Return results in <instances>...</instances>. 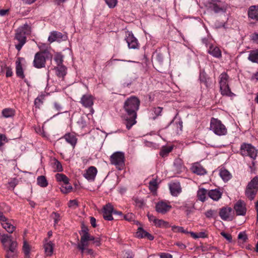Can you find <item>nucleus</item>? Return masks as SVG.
I'll return each instance as SVG.
<instances>
[{
  "label": "nucleus",
  "mask_w": 258,
  "mask_h": 258,
  "mask_svg": "<svg viewBox=\"0 0 258 258\" xmlns=\"http://www.w3.org/2000/svg\"><path fill=\"white\" fill-rule=\"evenodd\" d=\"M140 101L135 96H131L124 102L123 108L126 114L123 116L124 122L126 127L130 130L137 122V112L139 109Z\"/></svg>",
  "instance_id": "f257e3e1"
},
{
  "label": "nucleus",
  "mask_w": 258,
  "mask_h": 258,
  "mask_svg": "<svg viewBox=\"0 0 258 258\" xmlns=\"http://www.w3.org/2000/svg\"><path fill=\"white\" fill-rule=\"evenodd\" d=\"M31 27L27 23L20 26L16 30L14 40L15 47L20 51L26 42V36L30 35Z\"/></svg>",
  "instance_id": "f03ea898"
},
{
  "label": "nucleus",
  "mask_w": 258,
  "mask_h": 258,
  "mask_svg": "<svg viewBox=\"0 0 258 258\" xmlns=\"http://www.w3.org/2000/svg\"><path fill=\"white\" fill-rule=\"evenodd\" d=\"M206 7L215 13H225L228 8V4L220 0H209L207 2Z\"/></svg>",
  "instance_id": "7ed1b4c3"
},
{
  "label": "nucleus",
  "mask_w": 258,
  "mask_h": 258,
  "mask_svg": "<svg viewBox=\"0 0 258 258\" xmlns=\"http://www.w3.org/2000/svg\"><path fill=\"white\" fill-rule=\"evenodd\" d=\"M258 191V177H254L247 184L245 190L246 196L250 201L253 200Z\"/></svg>",
  "instance_id": "20e7f679"
},
{
  "label": "nucleus",
  "mask_w": 258,
  "mask_h": 258,
  "mask_svg": "<svg viewBox=\"0 0 258 258\" xmlns=\"http://www.w3.org/2000/svg\"><path fill=\"white\" fill-rule=\"evenodd\" d=\"M210 130L218 136H224L227 134V130L225 126L220 120L212 118L210 122Z\"/></svg>",
  "instance_id": "39448f33"
},
{
  "label": "nucleus",
  "mask_w": 258,
  "mask_h": 258,
  "mask_svg": "<svg viewBox=\"0 0 258 258\" xmlns=\"http://www.w3.org/2000/svg\"><path fill=\"white\" fill-rule=\"evenodd\" d=\"M110 163L114 165L118 170H122L124 166V155L121 152L114 153L110 158Z\"/></svg>",
  "instance_id": "423d86ee"
},
{
  "label": "nucleus",
  "mask_w": 258,
  "mask_h": 258,
  "mask_svg": "<svg viewBox=\"0 0 258 258\" xmlns=\"http://www.w3.org/2000/svg\"><path fill=\"white\" fill-rule=\"evenodd\" d=\"M240 154L243 156H249L255 159L257 156V151L255 148L250 144L242 143L240 146Z\"/></svg>",
  "instance_id": "0eeeda50"
},
{
  "label": "nucleus",
  "mask_w": 258,
  "mask_h": 258,
  "mask_svg": "<svg viewBox=\"0 0 258 258\" xmlns=\"http://www.w3.org/2000/svg\"><path fill=\"white\" fill-rule=\"evenodd\" d=\"M55 178L57 181L62 182L64 184V185L62 186L61 188V191L63 193H68L72 189V186L69 184V179L67 176L63 174L57 173L55 175Z\"/></svg>",
  "instance_id": "6e6552de"
},
{
  "label": "nucleus",
  "mask_w": 258,
  "mask_h": 258,
  "mask_svg": "<svg viewBox=\"0 0 258 258\" xmlns=\"http://www.w3.org/2000/svg\"><path fill=\"white\" fill-rule=\"evenodd\" d=\"M48 55L43 54V52H37L34 56L33 66L35 68L40 69L45 67L46 59Z\"/></svg>",
  "instance_id": "1a4fd4ad"
},
{
  "label": "nucleus",
  "mask_w": 258,
  "mask_h": 258,
  "mask_svg": "<svg viewBox=\"0 0 258 258\" xmlns=\"http://www.w3.org/2000/svg\"><path fill=\"white\" fill-rule=\"evenodd\" d=\"M4 249L6 251V258H15L17 257L18 250L17 241H12L9 245V247Z\"/></svg>",
  "instance_id": "9d476101"
},
{
  "label": "nucleus",
  "mask_w": 258,
  "mask_h": 258,
  "mask_svg": "<svg viewBox=\"0 0 258 258\" xmlns=\"http://www.w3.org/2000/svg\"><path fill=\"white\" fill-rule=\"evenodd\" d=\"M67 39V36L65 34H62L61 32L53 31L50 33V35L48 38V41L49 43H52L54 41L61 42L65 41Z\"/></svg>",
  "instance_id": "9b49d317"
},
{
  "label": "nucleus",
  "mask_w": 258,
  "mask_h": 258,
  "mask_svg": "<svg viewBox=\"0 0 258 258\" xmlns=\"http://www.w3.org/2000/svg\"><path fill=\"white\" fill-rule=\"evenodd\" d=\"M80 102L85 108H92L94 104V98L90 94H85L82 96Z\"/></svg>",
  "instance_id": "f8f14e48"
},
{
  "label": "nucleus",
  "mask_w": 258,
  "mask_h": 258,
  "mask_svg": "<svg viewBox=\"0 0 258 258\" xmlns=\"http://www.w3.org/2000/svg\"><path fill=\"white\" fill-rule=\"evenodd\" d=\"M125 38L127 43L128 47L130 49H136L139 47L138 40L135 37L134 35L130 32H128Z\"/></svg>",
  "instance_id": "ddd939ff"
},
{
  "label": "nucleus",
  "mask_w": 258,
  "mask_h": 258,
  "mask_svg": "<svg viewBox=\"0 0 258 258\" xmlns=\"http://www.w3.org/2000/svg\"><path fill=\"white\" fill-rule=\"evenodd\" d=\"M169 187L172 196L177 197L182 191L179 182H171L169 184Z\"/></svg>",
  "instance_id": "4468645a"
},
{
  "label": "nucleus",
  "mask_w": 258,
  "mask_h": 258,
  "mask_svg": "<svg viewBox=\"0 0 258 258\" xmlns=\"http://www.w3.org/2000/svg\"><path fill=\"white\" fill-rule=\"evenodd\" d=\"M113 212V208L111 204H107L103 208V216L104 219L108 221L113 220L112 214Z\"/></svg>",
  "instance_id": "2eb2a0df"
},
{
  "label": "nucleus",
  "mask_w": 258,
  "mask_h": 258,
  "mask_svg": "<svg viewBox=\"0 0 258 258\" xmlns=\"http://www.w3.org/2000/svg\"><path fill=\"white\" fill-rule=\"evenodd\" d=\"M171 206L164 202H158L156 205V210L158 213L164 214L169 211Z\"/></svg>",
  "instance_id": "dca6fc26"
},
{
  "label": "nucleus",
  "mask_w": 258,
  "mask_h": 258,
  "mask_svg": "<svg viewBox=\"0 0 258 258\" xmlns=\"http://www.w3.org/2000/svg\"><path fill=\"white\" fill-rule=\"evenodd\" d=\"M234 209L237 215H244L246 214V209L245 203L238 201L234 206Z\"/></svg>",
  "instance_id": "f3484780"
},
{
  "label": "nucleus",
  "mask_w": 258,
  "mask_h": 258,
  "mask_svg": "<svg viewBox=\"0 0 258 258\" xmlns=\"http://www.w3.org/2000/svg\"><path fill=\"white\" fill-rule=\"evenodd\" d=\"M247 15L249 19L257 22L258 5L250 6L248 9Z\"/></svg>",
  "instance_id": "a211bd4d"
},
{
  "label": "nucleus",
  "mask_w": 258,
  "mask_h": 258,
  "mask_svg": "<svg viewBox=\"0 0 258 258\" xmlns=\"http://www.w3.org/2000/svg\"><path fill=\"white\" fill-rule=\"evenodd\" d=\"M97 173V170L96 168L94 166H91L86 170V173L84 174V176L88 180L93 181Z\"/></svg>",
  "instance_id": "6ab92c4d"
},
{
  "label": "nucleus",
  "mask_w": 258,
  "mask_h": 258,
  "mask_svg": "<svg viewBox=\"0 0 258 258\" xmlns=\"http://www.w3.org/2000/svg\"><path fill=\"white\" fill-rule=\"evenodd\" d=\"M191 171L198 175H203L207 173L206 169L199 163H195L191 167Z\"/></svg>",
  "instance_id": "aec40b11"
},
{
  "label": "nucleus",
  "mask_w": 258,
  "mask_h": 258,
  "mask_svg": "<svg viewBox=\"0 0 258 258\" xmlns=\"http://www.w3.org/2000/svg\"><path fill=\"white\" fill-rule=\"evenodd\" d=\"M136 236L138 238H146L150 240H152L154 238L152 235L144 230L142 227H139L138 229V231L136 232Z\"/></svg>",
  "instance_id": "412c9836"
},
{
  "label": "nucleus",
  "mask_w": 258,
  "mask_h": 258,
  "mask_svg": "<svg viewBox=\"0 0 258 258\" xmlns=\"http://www.w3.org/2000/svg\"><path fill=\"white\" fill-rule=\"evenodd\" d=\"M44 248L45 250V254L46 256H51L53 251L54 244L50 241H48L45 239V243L44 244Z\"/></svg>",
  "instance_id": "4be33fe9"
},
{
  "label": "nucleus",
  "mask_w": 258,
  "mask_h": 258,
  "mask_svg": "<svg viewBox=\"0 0 258 258\" xmlns=\"http://www.w3.org/2000/svg\"><path fill=\"white\" fill-rule=\"evenodd\" d=\"M222 192L219 189H211L208 191V197L214 201H218L222 196Z\"/></svg>",
  "instance_id": "5701e85b"
},
{
  "label": "nucleus",
  "mask_w": 258,
  "mask_h": 258,
  "mask_svg": "<svg viewBox=\"0 0 258 258\" xmlns=\"http://www.w3.org/2000/svg\"><path fill=\"white\" fill-rule=\"evenodd\" d=\"M231 211L232 209L231 208L223 207L220 209L219 216L222 220L224 221L228 220L230 217Z\"/></svg>",
  "instance_id": "b1692460"
},
{
  "label": "nucleus",
  "mask_w": 258,
  "mask_h": 258,
  "mask_svg": "<svg viewBox=\"0 0 258 258\" xmlns=\"http://www.w3.org/2000/svg\"><path fill=\"white\" fill-rule=\"evenodd\" d=\"M199 79L200 82L204 83L207 88L211 87V80L204 72L200 73Z\"/></svg>",
  "instance_id": "393cba45"
},
{
  "label": "nucleus",
  "mask_w": 258,
  "mask_h": 258,
  "mask_svg": "<svg viewBox=\"0 0 258 258\" xmlns=\"http://www.w3.org/2000/svg\"><path fill=\"white\" fill-rule=\"evenodd\" d=\"M0 240L3 244L4 248L9 247V246L6 244L7 242H9L10 244L12 241H16L13 239L12 235L6 234H2L1 233H0Z\"/></svg>",
  "instance_id": "a878e982"
},
{
  "label": "nucleus",
  "mask_w": 258,
  "mask_h": 258,
  "mask_svg": "<svg viewBox=\"0 0 258 258\" xmlns=\"http://www.w3.org/2000/svg\"><path fill=\"white\" fill-rule=\"evenodd\" d=\"M180 208L185 211L187 215H188L194 212L195 204L192 202L184 203Z\"/></svg>",
  "instance_id": "bb28decb"
},
{
  "label": "nucleus",
  "mask_w": 258,
  "mask_h": 258,
  "mask_svg": "<svg viewBox=\"0 0 258 258\" xmlns=\"http://www.w3.org/2000/svg\"><path fill=\"white\" fill-rule=\"evenodd\" d=\"M87 238L86 237H81L80 242L77 245V248L81 250L82 254L89 245V240H87Z\"/></svg>",
  "instance_id": "cd10ccee"
},
{
  "label": "nucleus",
  "mask_w": 258,
  "mask_h": 258,
  "mask_svg": "<svg viewBox=\"0 0 258 258\" xmlns=\"http://www.w3.org/2000/svg\"><path fill=\"white\" fill-rule=\"evenodd\" d=\"M63 139H65L67 143L71 144L73 148L75 147L77 142V139L74 135L72 134H67L64 136Z\"/></svg>",
  "instance_id": "c85d7f7f"
},
{
  "label": "nucleus",
  "mask_w": 258,
  "mask_h": 258,
  "mask_svg": "<svg viewBox=\"0 0 258 258\" xmlns=\"http://www.w3.org/2000/svg\"><path fill=\"white\" fill-rule=\"evenodd\" d=\"M208 191L204 188H199L197 192L198 199L203 202H205L208 196Z\"/></svg>",
  "instance_id": "c756f323"
},
{
  "label": "nucleus",
  "mask_w": 258,
  "mask_h": 258,
  "mask_svg": "<svg viewBox=\"0 0 258 258\" xmlns=\"http://www.w3.org/2000/svg\"><path fill=\"white\" fill-rule=\"evenodd\" d=\"M174 170L177 173H179L184 171L185 167L182 164V161L177 159L174 161Z\"/></svg>",
  "instance_id": "7c9ffc66"
},
{
  "label": "nucleus",
  "mask_w": 258,
  "mask_h": 258,
  "mask_svg": "<svg viewBox=\"0 0 258 258\" xmlns=\"http://www.w3.org/2000/svg\"><path fill=\"white\" fill-rule=\"evenodd\" d=\"M208 52L213 56L219 58L221 56V52L220 49L216 46H210Z\"/></svg>",
  "instance_id": "2f4dec72"
},
{
  "label": "nucleus",
  "mask_w": 258,
  "mask_h": 258,
  "mask_svg": "<svg viewBox=\"0 0 258 258\" xmlns=\"http://www.w3.org/2000/svg\"><path fill=\"white\" fill-rule=\"evenodd\" d=\"M220 91L221 94L222 95H225L227 96H233L234 95V93H233L229 88V86L228 85L223 86H220Z\"/></svg>",
  "instance_id": "473e14b6"
},
{
  "label": "nucleus",
  "mask_w": 258,
  "mask_h": 258,
  "mask_svg": "<svg viewBox=\"0 0 258 258\" xmlns=\"http://www.w3.org/2000/svg\"><path fill=\"white\" fill-rule=\"evenodd\" d=\"M248 59L252 62L258 63V49L250 51Z\"/></svg>",
  "instance_id": "72a5a7b5"
},
{
  "label": "nucleus",
  "mask_w": 258,
  "mask_h": 258,
  "mask_svg": "<svg viewBox=\"0 0 258 258\" xmlns=\"http://www.w3.org/2000/svg\"><path fill=\"white\" fill-rule=\"evenodd\" d=\"M3 227L9 233H12L16 229V227L9 222L8 220L2 223Z\"/></svg>",
  "instance_id": "f704fd0d"
},
{
  "label": "nucleus",
  "mask_w": 258,
  "mask_h": 258,
  "mask_svg": "<svg viewBox=\"0 0 258 258\" xmlns=\"http://www.w3.org/2000/svg\"><path fill=\"white\" fill-rule=\"evenodd\" d=\"M220 176L225 181H228L231 178L230 172L225 169H221L220 171Z\"/></svg>",
  "instance_id": "c9c22d12"
},
{
  "label": "nucleus",
  "mask_w": 258,
  "mask_h": 258,
  "mask_svg": "<svg viewBox=\"0 0 258 258\" xmlns=\"http://www.w3.org/2000/svg\"><path fill=\"white\" fill-rule=\"evenodd\" d=\"M55 69L58 77H63L66 75V68L63 64L57 66Z\"/></svg>",
  "instance_id": "e433bc0d"
},
{
  "label": "nucleus",
  "mask_w": 258,
  "mask_h": 258,
  "mask_svg": "<svg viewBox=\"0 0 258 258\" xmlns=\"http://www.w3.org/2000/svg\"><path fill=\"white\" fill-rule=\"evenodd\" d=\"M219 84L220 86H223L228 85V81L229 76L226 73H222L219 76Z\"/></svg>",
  "instance_id": "4c0bfd02"
},
{
  "label": "nucleus",
  "mask_w": 258,
  "mask_h": 258,
  "mask_svg": "<svg viewBox=\"0 0 258 258\" xmlns=\"http://www.w3.org/2000/svg\"><path fill=\"white\" fill-rule=\"evenodd\" d=\"M38 46L41 51L39 52H43V54L46 55H48V49L50 48V46L48 44L39 43Z\"/></svg>",
  "instance_id": "58836bf2"
},
{
  "label": "nucleus",
  "mask_w": 258,
  "mask_h": 258,
  "mask_svg": "<svg viewBox=\"0 0 258 258\" xmlns=\"http://www.w3.org/2000/svg\"><path fill=\"white\" fill-rule=\"evenodd\" d=\"M16 74L18 77L22 79H23L25 77L22 65L19 60L16 61Z\"/></svg>",
  "instance_id": "ea45409f"
},
{
  "label": "nucleus",
  "mask_w": 258,
  "mask_h": 258,
  "mask_svg": "<svg viewBox=\"0 0 258 258\" xmlns=\"http://www.w3.org/2000/svg\"><path fill=\"white\" fill-rule=\"evenodd\" d=\"M154 225L156 227H160V228H166L169 227L170 226L168 222L165 221L162 219H157Z\"/></svg>",
  "instance_id": "a19ab883"
},
{
  "label": "nucleus",
  "mask_w": 258,
  "mask_h": 258,
  "mask_svg": "<svg viewBox=\"0 0 258 258\" xmlns=\"http://www.w3.org/2000/svg\"><path fill=\"white\" fill-rule=\"evenodd\" d=\"M2 114L6 118L11 117L14 115L15 111L12 108H5L3 110Z\"/></svg>",
  "instance_id": "79ce46f5"
},
{
  "label": "nucleus",
  "mask_w": 258,
  "mask_h": 258,
  "mask_svg": "<svg viewBox=\"0 0 258 258\" xmlns=\"http://www.w3.org/2000/svg\"><path fill=\"white\" fill-rule=\"evenodd\" d=\"M37 184L41 187H45L48 185L47 181L44 176H39L37 179Z\"/></svg>",
  "instance_id": "37998d69"
},
{
  "label": "nucleus",
  "mask_w": 258,
  "mask_h": 258,
  "mask_svg": "<svg viewBox=\"0 0 258 258\" xmlns=\"http://www.w3.org/2000/svg\"><path fill=\"white\" fill-rule=\"evenodd\" d=\"M23 250L25 254V258H30V246L26 241L24 242L23 246Z\"/></svg>",
  "instance_id": "c03bdc74"
},
{
  "label": "nucleus",
  "mask_w": 258,
  "mask_h": 258,
  "mask_svg": "<svg viewBox=\"0 0 258 258\" xmlns=\"http://www.w3.org/2000/svg\"><path fill=\"white\" fill-rule=\"evenodd\" d=\"M53 168L55 171L60 172L63 170L61 164L57 160L54 159L53 162Z\"/></svg>",
  "instance_id": "a18cd8bd"
},
{
  "label": "nucleus",
  "mask_w": 258,
  "mask_h": 258,
  "mask_svg": "<svg viewBox=\"0 0 258 258\" xmlns=\"http://www.w3.org/2000/svg\"><path fill=\"white\" fill-rule=\"evenodd\" d=\"M205 215L208 218H215L217 216V211L216 210L210 209L205 213Z\"/></svg>",
  "instance_id": "49530a36"
},
{
  "label": "nucleus",
  "mask_w": 258,
  "mask_h": 258,
  "mask_svg": "<svg viewBox=\"0 0 258 258\" xmlns=\"http://www.w3.org/2000/svg\"><path fill=\"white\" fill-rule=\"evenodd\" d=\"M171 229L174 232H181L185 234L188 233V232L184 230L182 227L172 226H171Z\"/></svg>",
  "instance_id": "de8ad7c7"
},
{
  "label": "nucleus",
  "mask_w": 258,
  "mask_h": 258,
  "mask_svg": "<svg viewBox=\"0 0 258 258\" xmlns=\"http://www.w3.org/2000/svg\"><path fill=\"white\" fill-rule=\"evenodd\" d=\"M89 229L87 226H86L84 224H82V230L80 232V234L81 235V237H88V235L89 234L88 233Z\"/></svg>",
  "instance_id": "09e8293b"
},
{
  "label": "nucleus",
  "mask_w": 258,
  "mask_h": 258,
  "mask_svg": "<svg viewBox=\"0 0 258 258\" xmlns=\"http://www.w3.org/2000/svg\"><path fill=\"white\" fill-rule=\"evenodd\" d=\"M162 110L163 108L161 107H154L153 108V111L155 114V116L153 117V119H155L157 118V117L160 116L161 115Z\"/></svg>",
  "instance_id": "8fccbe9b"
},
{
  "label": "nucleus",
  "mask_w": 258,
  "mask_h": 258,
  "mask_svg": "<svg viewBox=\"0 0 258 258\" xmlns=\"http://www.w3.org/2000/svg\"><path fill=\"white\" fill-rule=\"evenodd\" d=\"M157 185V181L156 179H153L149 182V188L152 191L156 190Z\"/></svg>",
  "instance_id": "3c124183"
},
{
  "label": "nucleus",
  "mask_w": 258,
  "mask_h": 258,
  "mask_svg": "<svg viewBox=\"0 0 258 258\" xmlns=\"http://www.w3.org/2000/svg\"><path fill=\"white\" fill-rule=\"evenodd\" d=\"M172 150V148L171 147L163 148L160 151V155L162 157L165 156L170 153Z\"/></svg>",
  "instance_id": "603ef678"
},
{
  "label": "nucleus",
  "mask_w": 258,
  "mask_h": 258,
  "mask_svg": "<svg viewBox=\"0 0 258 258\" xmlns=\"http://www.w3.org/2000/svg\"><path fill=\"white\" fill-rule=\"evenodd\" d=\"M54 60L55 61L57 66L62 65V55L60 54H56L54 57Z\"/></svg>",
  "instance_id": "864d4df0"
},
{
  "label": "nucleus",
  "mask_w": 258,
  "mask_h": 258,
  "mask_svg": "<svg viewBox=\"0 0 258 258\" xmlns=\"http://www.w3.org/2000/svg\"><path fill=\"white\" fill-rule=\"evenodd\" d=\"M51 217L54 219L55 225L57 224L60 219V215L57 213L53 212Z\"/></svg>",
  "instance_id": "5fc2aeb1"
},
{
  "label": "nucleus",
  "mask_w": 258,
  "mask_h": 258,
  "mask_svg": "<svg viewBox=\"0 0 258 258\" xmlns=\"http://www.w3.org/2000/svg\"><path fill=\"white\" fill-rule=\"evenodd\" d=\"M106 4L110 8H113L115 7L117 4V0H105Z\"/></svg>",
  "instance_id": "6e6d98bb"
},
{
  "label": "nucleus",
  "mask_w": 258,
  "mask_h": 258,
  "mask_svg": "<svg viewBox=\"0 0 258 258\" xmlns=\"http://www.w3.org/2000/svg\"><path fill=\"white\" fill-rule=\"evenodd\" d=\"M124 219L128 221H134L135 215L133 213H127L123 216Z\"/></svg>",
  "instance_id": "4d7b16f0"
},
{
  "label": "nucleus",
  "mask_w": 258,
  "mask_h": 258,
  "mask_svg": "<svg viewBox=\"0 0 258 258\" xmlns=\"http://www.w3.org/2000/svg\"><path fill=\"white\" fill-rule=\"evenodd\" d=\"M18 180L16 178H13L9 181L8 184L10 187L14 189L15 186L18 184Z\"/></svg>",
  "instance_id": "13d9d810"
},
{
  "label": "nucleus",
  "mask_w": 258,
  "mask_h": 258,
  "mask_svg": "<svg viewBox=\"0 0 258 258\" xmlns=\"http://www.w3.org/2000/svg\"><path fill=\"white\" fill-rule=\"evenodd\" d=\"M221 235L223 236L227 240H228L229 242H231L232 241V236L229 234L226 233L223 231L221 232Z\"/></svg>",
  "instance_id": "bf43d9fd"
},
{
  "label": "nucleus",
  "mask_w": 258,
  "mask_h": 258,
  "mask_svg": "<svg viewBox=\"0 0 258 258\" xmlns=\"http://www.w3.org/2000/svg\"><path fill=\"white\" fill-rule=\"evenodd\" d=\"M77 124L79 125L80 127L83 128L86 126V121L83 118H80L77 121Z\"/></svg>",
  "instance_id": "052dcab7"
},
{
  "label": "nucleus",
  "mask_w": 258,
  "mask_h": 258,
  "mask_svg": "<svg viewBox=\"0 0 258 258\" xmlns=\"http://www.w3.org/2000/svg\"><path fill=\"white\" fill-rule=\"evenodd\" d=\"M8 140L6 136L0 133V146H3L5 143L7 142Z\"/></svg>",
  "instance_id": "680f3d73"
},
{
  "label": "nucleus",
  "mask_w": 258,
  "mask_h": 258,
  "mask_svg": "<svg viewBox=\"0 0 258 258\" xmlns=\"http://www.w3.org/2000/svg\"><path fill=\"white\" fill-rule=\"evenodd\" d=\"M238 238L242 240L243 242L245 241L247 239V235L244 232H240L238 235Z\"/></svg>",
  "instance_id": "e2e57ef3"
},
{
  "label": "nucleus",
  "mask_w": 258,
  "mask_h": 258,
  "mask_svg": "<svg viewBox=\"0 0 258 258\" xmlns=\"http://www.w3.org/2000/svg\"><path fill=\"white\" fill-rule=\"evenodd\" d=\"M42 104V101L41 99L37 97L35 99L34 101V105L36 106V107L39 108L40 106Z\"/></svg>",
  "instance_id": "0e129e2a"
},
{
  "label": "nucleus",
  "mask_w": 258,
  "mask_h": 258,
  "mask_svg": "<svg viewBox=\"0 0 258 258\" xmlns=\"http://www.w3.org/2000/svg\"><path fill=\"white\" fill-rule=\"evenodd\" d=\"M5 69L6 70V75L7 77H11L13 75V72L12 69L8 67H6Z\"/></svg>",
  "instance_id": "69168bd1"
},
{
  "label": "nucleus",
  "mask_w": 258,
  "mask_h": 258,
  "mask_svg": "<svg viewBox=\"0 0 258 258\" xmlns=\"http://www.w3.org/2000/svg\"><path fill=\"white\" fill-rule=\"evenodd\" d=\"M251 40H252L254 42L258 44V32H254L250 36Z\"/></svg>",
  "instance_id": "338daca9"
},
{
  "label": "nucleus",
  "mask_w": 258,
  "mask_h": 258,
  "mask_svg": "<svg viewBox=\"0 0 258 258\" xmlns=\"http://www.w3.org/2000/svg\"><path fill=\"white\" fill-rule=\"evenodd\" d=\"M135 201L136 205L140 208L142 207L144 205V202L142 200L139 199H136Z\"/></svg>",
  "instance_id": "774afa93"
}]
</instances>
